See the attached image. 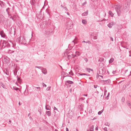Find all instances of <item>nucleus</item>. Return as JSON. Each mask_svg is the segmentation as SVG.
I'll return each instance as SVG.
<instances>
[{"mask_svg": "<svg viewBox=\"0 0 131 131\" xmlns=\"http://www.w3.org/2000/svg\"><path fill=\"white\" fill-rule=\"evenodd\" d=\"M73 24L72 20H68L66 24V26L67 27L66 31H67V29L68 30L72 28L73 27Z\"/></svg>", "mask_w": 131, "mask_h": 131, "instance_id": "obj_1", "label": "nucleus"}, {"mask_svg": "<svg viewBox=\"0 0 131 131\" xmlns=\"http://www.w3.org/2000/svg\"><path fill=\"white\" fill-rule=\"evenodd\" d=\"M52 32L51 30L47 29L44 33L45 36L47 37H49L52 35Z\"/></svg>", "mask_w": 131, "mask_h": 131, "instance_id": "obj_2", "label": "nucleus"}, {"mask_svg": "<svg viewBox=\"0 0 131 131\" xmlns=\"http://www.w3.org/2000/svg\"><path fill=\"white\" fill-rule=\"evenodd\" d=\"M17 40L19 43L21 44L24 43L25 42V39L23 37H20L17 39Z\"/></svg>", "mask_w": 131, "mask_h": 131, "instance_id": "obj_3", "label": "nucleus"}, {"mask_svg": "<svg viewBox=\"0 0 131 131\" xmlns=\"http://www.w3.org/2000/svg\"><path fill=\"white\" fill-rule=\"evenodd\" d=\"M115 9L118 16L120 15V6L119 5H117L115 6Z\"/></svg>", "mask_w": 131, "mask_h": 131, "instance_id": "obj_4", "label": "nucleus"}, {"mask_svg": "<svg viewBox=\"0 0 131 131\" xmlns=\"http://www.w3.org/2000/svg\"><path fill=\"white\" fill-rule=\"evenodd\" d=\"M0 35H1V36L2 37L4 38H5L6 36V35L4 33L3 31L2 30L1 31Z\"/></svg>", "mask_w": 131, "mask_h": 131, "instance_id": "obj_5", "label": "nucleus"}, {"mask_svg": "<svg viewBox=\"0 0 131 131\" xmlns=\"http://www.w3.org/2000/svg\"><path fill=\"white\" fill-rule=\"evenodd\" d=\"M0 5L2 7H4L5 5V4L3 1H0Z\"/></svg>", "mask_w": 131, "mask_h": 131, "instance_id": "obj_6", "label": "nucleus"}, {"mask_svg": "<svg viewBox=\"0 0 131 131\" xmlns=\"http://www.w3.org/2000/svg\"><path fill=\"white\" fill-rule=\"evenodd\" d=\"M103 73V68H100L99 70V73L100 74H102Z\"/></svg>", "mask_w": 131, "mask_h": 131, "instance_id": "obj_7", "label": "nucleus"}, {"mask_svg": "<svg viewBox=\"0 0 131 131\" xmlns=\"http://www.w3.org/2000/svg\"><path fill=\"white\" fill-rule=\"evenodd\" d=\"M113 25L114 23L113 22H111L108 25V26L110 28H111Z\"/></svg>", "mask_w": 131, "mask_h": 131, "instance_id": "obj_8", "label": "nucleus"}, {"mask_svg": "<svg viewBox=\"0 0 131 131\" xmlns=\"http://www.w3.org/2000/svg\"><path fill=\"white\" fill-rule=\"evenodd\" d=\"M42 73L45 74H46L47 73V70L45 68H42Z\"/></svg>", "mask_w": 131, "mask_h": 131, "instance_id": "obj_9", "label": "nucleus"}, {"mask_svg": "<svg viewBox=\"0 0 131 131\" xmlns=\"http://www.w3.org/2000/svg\"><path fill=\"white\" fill-rule=\"evenodd\" d=\"M4 19V17L2 15H0V23H1L3 22Z\"/></svg>", "mask_w": 131, "mask_h": 131, "instance_id": "obj_10", "label": "nucleus"}, {"mask_svg": "<svg viewBox=\"0 0 131 131\" xmlns=\"http://www.w3.org/2000/svg\"><path fill=\"white\" fill-rule=\"evenodd\" d=\"M4 73H5L7 75H8L9 74L8 71V69H6L4 71Z\"/></svg>", "mask_w": 131, "mask_h": 131, "instance_id": "obj_11", "label": "nucleus"}, {"mask_svg": "<svg viewBox=\"0 0 131 131\" xmlns=\"http://www.w3.org/2000/svg\"><path fill=\"white\" fill-rule=\"evenodd\" d=\"M103 81H104V83L105 84H107L108 83H110L111 82V81L110 80H103Z\"/></svg>", "mask_w": 131, "mask_h": 131, "instance_id": "obj_12", "label": "nucleus"}, {"mask_svg": "<svg viewBox=\"0 0 131 131\" xmlns=\"http://www.w3.org/2000/svg\"><path fill=\"white\" fill-rule=\"evenodd\" d=\"M46 114L48 116H50L51 115V112L50 111H46Z\"/></svg>", "mask_w": 131, "mask_h": 131, "instance_id": "obj_13", "label": "nucleus"}, {"mask_svg": "<svg viewBox=\"0 0 131 131\" xmlns=\"http://www.w3.org/2000/svg\"><path fill=\"white\" fill-rule=\"evenodd\" d=\"M45 108L46 109L48 110H50V109L51 108L48 105H46Z\"/></svg>", "mask_w": 131, "mask_h": 131, "instance_id": "obj_14", "label": "nucleus"}, {"mask_svg": "<svg viewBox=\"0 0 131 131\" xmlns=\"http://www.w3.org/2000/svg\"><path fill=\"white\" fill-rule=\"evenodd\" d=\"M30 3L32 5H34L36 3V2L35 0H32L30 1Z\"/></svg>", "mask_w": 131, "mask_h": 131, "instance_id": "obj_15", "label": "nucleus"}, {"mask_svg": "<svg viewBox=\"0 0 131 131\" xmlns=\"http://www.w3.org/2000/svg\"><path fill=\"white\" fill-rule=\"evenodd\" d=\"M0 86H2L4 88H6V86L4 84L2 83H0Z\"/></svg>", "mask_w": 131, "mask_h": 131, "instance_id": "obj_16", "label": "nucleus"}, {"mask_svg": "<svg viewBox=\"0 0 131 131\" xmlns=\"http://www.w3.org/2000/svg\"><path fill=\"white\" fill-rule=\"evenodd\" d=\"M68 83L71 84L73 83V82L71 81L70 80H68L66 82V83Z\"/></svg>", "mask_w": 131, "mask_h": 131, "instance_id": "obj_17", "label": "nucleus"}, {"mask_svg": "<svg viewBox=\"0 0 131 131\" xmlns=\"http://www.w3.org/2000/svg\"><path fill=\"white\" fill-rule=\"evenodd\" d=\"M114 60V59L113 58H111L109 60V63H112Z\"/></svg>", "mask_w": 131, "mask_h": 131, "instance_id": "obj_18", "label": "nucleus"}, {"mask_svg": "<svg viewBox=\"0 0 131 131\" xmlns=\"http://www.w3.org/2000/svg\"><path fill=\"white\" fill-rule=\"evenodd\" d=\"M108 13L112 17L113 16L114 14L111 11H110Z\"/></svg>", "mask_w": 131, "mask_h": 131, "instance_id": "obj_19", "label": "nucleus"}, {"mask_svg": "<svg viewBox=\"0 0 131 131\" xmlns=\"http://www.w3.org/2000/svg\"><path fill=\"white\" fill-rule=\"evenodd\" d=\"M86 70H87L89 72H90V71H93V70L92 69H90V68H86Z\"/></svg>", "mask_w": 131, "mask_h": 131, "instance_id": "obj_20", "label": "nucleus"}, {"mask_svg": "<svg viewBox=\"0 0 131 131\" xmlns=\"http://www.w3.org/2000/svg\"><path fill=\"white\" fill-rule=\"evenodd\" d=\"M17 81H18V82H19V83H20L21 82V80L19 78H18V76H17Z\"/></svg>", "mask_w": 131, "mask_h": 131, "instance_id": "obj_21", "label": "nucleus"}, {"mask_svg": "<svg viewBox=\"0 0 131 131\" xmlns=\"http://www.w3.org/2000/svg\"><path fill=\"white\" fill-rule=\"evenodd\" d=\"M17 18V16L16 15H14L13 16L12 18V20L13 21H15Z\"/></svg>", "mask_w": 131, "mask_h": 131, "instance_id": "obj_22", "label": "nucleus"}, {"mask_svg": "<svg viewBox=\"0 0 131 131\" xmlns=\"http://www.w3.org/2000/svg\"><path fill=\"white\" fill-rule=\"evenodd\" d=\"M82 23L84 24H86L87 23V22L85 20L83 19L82 20Z\"/></svg>", "mask_w": 131, "mask_h": 131, "instance_id": "obj_23", "label": "nucleus"}, {"mask_svg": "<svg viewBox=\"0 0 131 131\" xmlns=\"http://www.w3.org/2000/svg\"><path fill=\"white\" fill-rule=\"evenodd\" d=\"M88 13L87 12H84L82 14V16H85L87 15Z\"/></svg>", "mask_w": 131, "mask_h": 131, "instance_id": "obj_24", "label": "nucleus"}, {"mask_svg": "<svg viewBox=\"0 0 131 131\" xmlns=\"http://www.w3.org/2000/svg\"><path fill=\"white\" fill-rule=\"evenodd\" d=\"M103 110H101V111H100L98 113V114L99 115H101V113L103 112Z\"/></svg>", "mask_w": 131, "mask_h": 131, "instance_id": "obj_25", "label": "nucleus"}, {"mask_svg": "<svg viewBox=\"0 0 131 131\" xmlns=\"http://www.w3.org/2000/svg\"><path fill=\"white\" fill-rule=\"evenodd\" d=\"M14 52V51L11 50H9L8 51V52L9 53H13Z\"/></svg>", "mask_w": 131, "mask_h": 131, "instance_id": "obj_26", "label": "nucleus"}, {"mask_svg": "<svg viewBox=\"0 0 131 131\" xmlns=\"http://www.w3.org/2000/svg\"><path fill=\"white\" fill-rule=\"evenodd\" d=\"M103 58H100L99 60L98 61H99L101 62L103 60Z\"/></svg>", "mask_w": 131, "mask_h": 131, "instance_id": "obj_27", "label": "nucleus"}, {"mask_svg": "<svg viewBox=\"0 0 131 131\" xmlns=\"http://www.w3.org/2000/svg\"><path fill=\"white\" fill-rule=\"evenodd\" d=\"M87 43H86L85 44H84L83 45V46L85 48V49H86V47L88 46V48H89V46L86 44Z\"/></svg>", "mask_w": 131, "mask_h": 131, "instance_id": "obj_28", "label": "nucleus"}, {"mask_svg": "<svg viewBox=\"0 0 131 131\" xmlns=\"http://www.w3.org/2000/svg\"><path fill=\"white\" fill-rule=\"evenodd\" d=\"M94 126L93 125H92V126L90 127V130H94Z\"/></svg>", "mask_w": 131, "mask_h": 131, "instance_id": "obj_29", "label": "nucleus"}, {"mask_svg": "<svg viewBox=\"0 0 131 131\" xmlns=\"http://www.w3.org/2000/svg\"><path fill=\"white\" fill-rule=\"evenodd\" d=\"M105 90L104 89V96L106 97V94L107 93V91L106 90V88H105Z\"/></svg>", "mask_w": 131, "mask_h": 131, "instance_id": "obj_30", "label": "nucleus"}, {"mask_svg": "<svg viewBox=\"0 0 131 131\" xmlns=\"http://www.w3.org/2000/svg\"><path fill=\"white\" fill-rule=\"evenodd\" d=\"M75 53H76V54H77V57L79 56L80 55L79 54V52L76 51L75 52Z\"/></svg>", "mask_w": 131, "mask_h": 131, "instance_id": "obj_31", "label": "nucleus"}, {"mask_svg": "<svg viewBox=\"0 0 131 131\" xmlns=\"http://www.w3.org/2000/svg\"><path fill=\"white\" fill-rule=\"evenodd\" d=\"M69 73L71 75H73V73L72 72V71L71 70V71L69 72Z\"/></svg>", "mask_w": 131, "mask_h": 131, "instance_id": "obj_32", "label": "nucleus"}, {"mask_svg": "<svg viewBox=\"0 0 131 131\" xmlns=\"http://www.w3.org/2000/svg\"><path fill=\"white\" fill-rule=\"evenodd\" d=\"M72 57L73 58H74L75 57H77V54H72Z\"/></svg>", "mask_w": 131, "mask_h": 131, "instance_id": "obj_33", "label": "nucleus"}, {"mask_svg": "<svg viewBox=\"0 0 131 131\" xmlns=\"http://www.w3.org/2000/svg\"><path fill=\"white\" fill-rule=\"evenodd\" d=\"M51 88V86H49L47 88V89H46V90L47 91H49L50 90V89Z\"/></svg>", "mask_w": 131, "mask_h": 131, "instance_id": "obj_34", "label": "nucleus"}, {"mask_svg": "<svg viewBox=\"0 0 131 131\" xmlns=\"http://www.w3.org/2000/svg\"><path fill=\"white\" fill-rule=\"evenodd\" d=\"M103 129L105 131H107V128L105 127L104 128H103Z\"/></svg>", "mask_w": 131, "mask_h": 131, "instance_id": "obj_35", "label": "nucleus"}, {"mask_svg": "<svg viewBox=\"0 0 131 131\" xmlns=\"http://www.w3.org/2000/svg\"><path fill=\"white\" fill-rule=\"evenodd\" d=\"M36 68L42 69V68L41 67H36Z\"/></svg>", "mask_w": 131, "mask_h": 131, "instance_id": "obj_36", "label": "nucleus"}, {"mask_svg": "<svg viewBox=\"0 0 131 131\" xmlns=\"http://www.w3.org/2000/svg\"><path fill=\"white\" fill-rule=\"evenodd\" d=\"M84 60L86 62L88 61V59L86 58H84Z\"/></svg>", "mask_w": 131, "mask_h": 131, "instance_id": "obj_37", "label": "nucleus"}, {"mask_svg": "<svg viewBox=\"0 0 131 131\" xmlns=\"http://www.w3.org/2000/svg\"><path fill=\"white\" fill-rule=\"evenodd\" d=\"M63 8L66 11H67L68 10V9L67 8V7H63Z\"/></svg>", "mask_w": 131, "mask_h": 131, "instance_id": "obj_38", "label": "nucleus"}, {"mask_svg": "<svg viewBox=\"0 0 131 131\" xmlns=\"http://www.w3.org/2000/svg\"><path fill=\"white\" fill-rule=\"evenodd\" d=\"M93 39H97L96 36H94L93 37Z\"/></svg>", "mask_w": 131, "mask_h": 131, "instance_id": "obj_39", "label": "nucleus"}, {"mask_svg": "<svg viewBox=\"0 0 131 131\" xmlns=\"http://www.w3.org/2000/svg\"><path fill=\"white\" fill-rule=\"evenodd\" d=\"M36 88L38 89V90L39 91L40 90V87H37Z\"/></svg>", "mask_w": 131, "mask_h": 131, "instance_id": "obj_40", "label": "nucleus"}, {"mask_svg": "<svg viewBox=\"0 0 131 131\" xmlns=\"http://www.w3.org/2000/svg\"><path fill=\"white\" fill-rule=\"evenodd\" d=\"M88 43L89 44H91V43L90 41H86V43Z\"/></svg>", "mask_w": 131, "mask_h": 131, "instance_id": "obj_41", "label": "nucleus"}, {"mask_svg": "<svg viewBox=\"0 0 131 131\" xmlns=\"http://www.w3.org/2000/svg\"><path fill=\"white\" fill-rule=\"evenodd\" d=\"M80 75H87V74H86L84 73H83V74H80Z\"/></svg>", "mask_w": 131, "mask_h": 131, "instance_id": "obj_42", "label": "nucleus"}, {"mask_svg": "<svg viewBox=\"0 0 131 131\" xmlns=\"http://www.w3.org/2000/svg\"><path fill=\"white\" fill-rule=\"evenodd\" d=\"M131 104H130V103L129 102L128 104V105H129L130 106V107L131 108Z\"/></svg>", "mask_w": 131, "mask_h": 131, "instance_id": "obj_43", "label": "nucleus"}, {"mask_svg": "<svg viewBox=\"0 0 131 131\" xmlns=\"http://www.w3.org/2000/svg\"><path fill=\"white\" fill-rule=\"evenodd\" d=\"M116 72V71H113V72H112V73H113V74H114Z\"/></svg>", "mask_w": 131, "mask_h": 131, "instance_id": "obj_44", "label": "nucleus"}, {"mask_svg": "<svg viewBox=\"0 0 131 131\" xmlns=\"http://www.w3.org/2000/svg\"><path fill=\"white\" fill-rule=\"evenodd\" d=\"M17 71L16 72V73L15 72V71H14V75H17Z\"/></svg>", "mask_w": 131, "mask_h": 131, "instance_id": "obj_45", "label": "nucleus"}, {"mask_svg": "<svg viewBox=\"0 0 131 131\" xmlns=\"http://www.w3.org/2000/svg\"><path fill=\"white\" fill-rule=\"evenodd\" d=\"M86 4V2H84V3L83 4H82V5H84Z\"/></svg>", "mask_w": 131, "mask_h": 131, "instance_id": "obj_46", "label": "nucleus"}, {"mask_svg": "<svg viewBox=\"0 0 131 131\" xmlns=\"http://www.w3.org/2000/svg\"><path fill=\"white\" fill-rule=\"evenodd\" d=\"M97 87V85H94V87L95 88H96Z\"/></svg>", "mask_w": 131, "mask_h": 131, "instance_id": "obj_47", "label": "nucleus"}, {"mask_svg": "<svg viewBox=\"0 0 131 131\" xmlns=\"http://www.w3.org/2000/svg\"><path fill=\"white\" fill-rule=\"evenodd\" d=\"M110 93H108V95L106 96V97H108L109 96V95H110Z\"/></svg>", "mask_w": 131, "mask_h": 131, "instance_id": "obj_48", "label": "nucleus"}, {"mask_svg": "<svg viewBox=\"0 0 131 131\" xmlns=\"http://www.w3.org/2000/svg\"><path fill=\"white\" fill-rule=\"evenodd\" d=\"M14 89L17 91L18 90V88H16Z\"/></svg>", "mask_w": 131, "mask_h": 131, "instance_id": "obj_49", "label": "nucleus"}, {"mask_svg": "<svg viewBox=\"0 0 131 131\" xmlns=\"http://www.w3.org/2000/svg\"><path fill=\"white\" fill-rule=\"evenodd\" d=\"M10 16V17H9V18H10L12 19L13 17L10 15H9V17Z\"/></svg>", "mask_w": 131, "mask_h": 131, "instance_id": "obj_50", "label": "nucleus"}, {"mask_svg": "<svg viewBox=\"0 0 131 131\" xmlns=\"http://www.w3.org/2000/svg\"><path fill=\"white\" fill-rule=\"evenodd\" d=\"M54 110H57V109L56 108V107H54Z\"/></svg>", "mask_w": 131, "mask_h": 131, "instance_id": "obj_51", "label": "nucleus"}, {"mask_svg": "<svg viewBox=\"0 0 131 131\" xmlns=\"http://www.w3.org/2000/svg\"><path fill=\"white\" fill-rule=\"evenodd\" d=\"M111 40L112 41H113V38L112 37H111Z\"/></svg>", "mask_w": 131, "mask_h": 131, "instance_id": "obj_52", "label": "nucleus"}, {"mask_svg": "<svg viewBox=\"0 0 131 131\" xmlns=\"http://www.w3.org/2000/svg\"><path fill=\"white\" fill-rule=\"evenodd\" d=\"M66 131H69V129L67 128H66Z\"/></svg>", "mask_w": 131, "mask_h": 131, "instance_id": "obj_53", "label": "nucleus"}, {"mask_svg": "<svg viewBox=\"0 0 131 131\" xmlns=\"http://www.w3.org/2000/svg\"><path fill=\"white\" fill-rule=\"evenodd\" d=\"M29 118L31 120L32 119V118L31 117H29Z\"/></svg>", "mask_w": 131, "mask_h": 131, "instance_id": "obj_54", "label": "nucleus"}, {"mask_svg": "<svg viewBox=\"0 0 131 131\" xmlns=\"http://www.w3.org/2000/svg\"><path fill=\"white\" fill-rule=\"evenodd\" d=\"M83 95L85 96H87V94H83Z\"/></svg>", "mask_w": 131, "mask_h": 131, "instance_id": "obj_55", "label": "nucleus"}, {"mask_svg": "<svg viewBox=\"0 0 131 131\" xmlns=\"http://www.w3.org/2000/svg\"><path fill=\"white\" fill-rule=\"evenodd\" d=\"M72 42L74 44L73 45H74L75 42H74V41H72Z\"/></svg>", "mask_w": 131, "mask_h": 131, "instance_id": "obj_56", "label": "nucleus"}, {"mask_svg": "<svg viewBox=\"0 0 131 131\" xmlns=\"http://www.w3.org/2000/svg\"><path fill=\"white\" fill-rule=\"evenodd\" d=\"M86 41H82V43L84 42V43H86Z\"/></svg>", "mask_w": 131, "mask_h": 131, "instance_id": "obj_57", "label": "nucleus"}, {"mask_svg": "<svg viewBox=\"0 0 131 131\" xmlns=\"http://www.w3.org/2000/svg\"><path fill=\"white\" fill-rule=\"evenodd\" d=\"M67 14L68 15H69V12H67Z\"/></svg>", "mask_w": 131, "mask_h": 131, "instance_id": "obj_58", "label": "nucleus"}, {"mask_svg": "<svg viewBox=\"0 0 131 131\" xmlns=\"http://www.w3.org/2000/svg\"><path fill=\"white\" fill-rule=\"evenodd\" d=\"M98 128L97 127H96V130H98Z\"/></svg>", "mask_w": 131, "mask_h": 131, "instance_id": "obj_59", "label": "nucleus"}, {"mask_svg": "<svg viewBox=\"0 0 131 131\" xmlns=\"http://www.w3.org/2000/svg\"><path fill=\"white\" fill-rule=\"evenodd\" d=\"M7 45L8 46H10V45L9 43H7Z\"/></svg>", "mask_w": 131, "mask_h": 131, "instance_id": "obj_60", "label": "nucleus"}, {"mask_svg": "<svg viewBox=\"0 0 131 131\" xmlns=\"http://www.w3.org/2000/svg\"><path fill=\"white\" fill-rule=\"evenodd\" d=\"M128 71V70H126L125 71V72L126 73V72H127Z\"/></svg>", "mask_w": 131, "mask_h": 131, "instance_id": "obj_61", "label": "nucleus"}, {"mask_svg": "<svg viewBox=\"0 0 131 131\" xmlns=\"http://www.w3.org/2000/svg\"><path fill=\"white\" fill-rule=\"evenodd\" d=\"M54 131H58L57 129H55Z\"/></svg>", "mask_w": 131, "mask_h": 131, "instance_id": "obj_62", "label": "nucleus"}, {"mask_svg": "<svg viewBox=\"0 0 131 131\" xmlns=\"http://www.w3.org/2000/svg\"><path fill=\"white\" fill-rule=\"evenodd\" d=\"M61 7L62 8L63 7L62 5H61Z\"/></svg>", "mask_w": 131, "mask_h": 131, "instance_id": "obj_63", "label": "nucleus"}, {"mask_svg": "<svg viewBox=\"0 0 131 131\" xmlns=\"http://www.w3.org/2000/svg\"><path fill=\"white\" fill-rule=\"evenodd\" d=\"M30 113H29V114H28V116H30Z\"/></svg>", "mask_w": 131, "mask_h": 131, "instance_id": "obj_64", "label": "nucleus"}]
</instances>
